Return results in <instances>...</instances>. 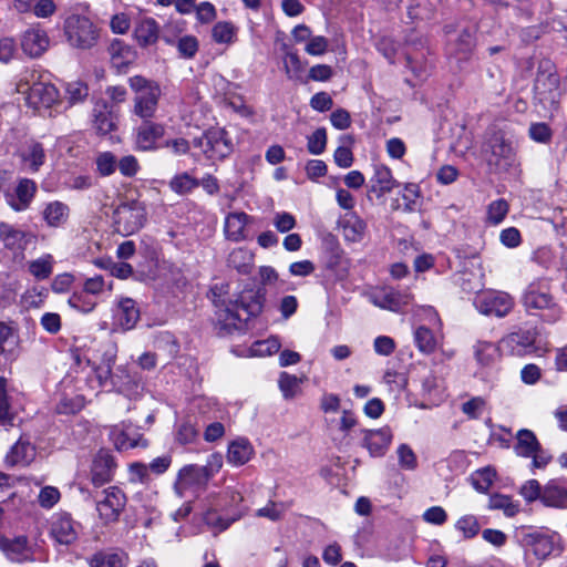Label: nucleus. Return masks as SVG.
Wrapping results in <instances>:
<instances>
[{
	"instance_id": "obj_24",
	"label": "nucleus",
	"mask_w": 567,
	"mask_h": 567,
	"mask_svg": "<svg viewBox=\"0 0 567 567\" xmlns=\"http://www.w3.org/2000/svg\"><path fill=\"white\" fill-rule=\"evenodd\" d=\"M371 192L377 194L378 197L390 193L396 185V181L393 178L391 171L383 165L374 166V174L371 177Z\"/></svg>"
},
{
	"instance_id": "obj_3",
	"label": "nucleus",
	"mask_w": 567,
	"mask_h": 567,
	"mask_svg": "<svg viewBox=\"0 0 567 567\" xmlns=\"http://www.w3.org/2000/svg\"><path fill=\"white\" fill-rule=\"evenodd\" d=\"M64 35L68 43L79 50H90L99 41V28L86 17L71 14L64 21Z\"/></svg>"
},
{
	"instance_id": "obj_38",
	"label": "nucleus",
	"mask_w": 567,
	"mask_h": 567,
	"mask_svg": "<svg viewBox=\"0 0 567 567\" xmlns=\"http://www.w3.org/2000/svg\"><path fill=\"white\" fill-rule=\"evenodd\" d=\"M515 449L518 455L528 457L539 450V444L533 432L520 430L517 433V445Z\"/></svg>"
},
{
	"instance_id": "obj_37",
	"label": "nucleus",
	"mask_w": 567,
	"mask_h": 567,
	"mask_svg": "<svg viewBox=\"0 0 567 567\" xmlns=\"http://www.w3.org/2000/svg\"><path fill=\"white\" fill-rule=\"evenodd\" d=\"M414 340L423 353H432L439 344V338L426 327L421 326L414 332Z\"/></svg>"
},
{
	"instance_id": "obj_15",
	"label": "nucleus",
	"mask_w": 567,
	"mask_h": 567,
	"mask_svg": "<svg viewBox=\"0 0 567 567\" xmlns=\"http://www.w3.org/2000/svg\"><path fill=\"white\" fill-rule=\"evenodd\" d=\"M535 92L540 103L555 105L560 96L558 76L554 73H539L535 82Z\"/></svg>"
},
{
	"instance_id": "obj_41",
	"label": "nucleus",
	"mask_w": 567,
	"mask_h": 567,
	"mask_svg": "<svg viewBox=\"0 0 567 567\" xmlns=\"http://www.w3.org/2000/svg\"><path fill=\"white\" fill-rule=\"evenodd\" d=\"M236 33V27L228 21L217 22L212 30L213 40L220 44L233 43L235 41Z\"/></svg>"
},
{
	"instance_id": "obj_51",
	"label": "nucleus",
	"mask_w": 567,
	"mask_h": 567,
	"mask_svg": "<svg viewBox=\"0 0 567 567\" xmlns=\"http://www.w3.org/2000/svg\"><path fill=\"white\" fill-rule=\"evenodd\" d=\"M198 185L199 183L188 174L177 175L169 183L171 188L177 194H187Z\"/></svg>"
},
{
	"instance_id": "obj_35",
	"label": "nucleus",
	"mask_w": 567,
	"mask_h": 567,
	"mask_svg": "<svg viewBox=\"0 0 567 567\" xmlns=\"http://www.w3.org/2000/svg\"><path fill=\"white\" fill-rule=\"evenodd\" d=\"M135 38L137 42L147 47L157 40V25L153 19H143L135 29Z\"/></svg>"
},
{
	"instance_id": "obj_9",
	"label": "nucleus",
	"mask_w": 567,
	"mask_h": 567,
	"mask_svg": "<svg viewBox=\"0 0 567 567\" xmlns=\"http://www.w3.org/2000/svg\"><path fill=\"white\" fill-rule=\"evenodd\" d=\"M513 306V298L506 292H487L477 300L478 310L487 316L504 317Z\"/></svg>"
},
{
	"instance_id": "obj_54",
	"label": "nucleus",
	"mask_w": 567,
	"mask_h": 567,
	"mask_svg": "<svg viewBox=\"0 0 567 567\" xmlns=\"http://www.w3.org/2000/svg\"><path fill=\"white\" fill-rule=\"evenodd\" d=\"M461 410L470 419H478L485 410V400L481 396L472 398L462 404Z\"/></svg>"
},
{
	"instance_id": "obj_20",
	"label": "nucleus",
	"mask_w": 567,
	"mask_h": 567,
	"mask_svg": "<svg viewBox=\"0 0 567 567\" xmlns=\"http://www.w3.org/2000/svg\"><path fill=\"white\" fill-rule=\"evenodd\" d=\"M342 236L347 241L359 243L367 231V223L355 213H347L340 220Z\"/></svg>"
},
{
	"instance_id": "obj_31",
	"label": "nucleus",
	"mask_w": 567,
	"mask_h": 567,
	"mask_svg": "<svg viewBox=\"0 0 567 567\" xmlns=\"http://www.w3.org/2000/svg\"><path fill=\"white\" fill-rule=\"evenodd\" d=\"M19 155L24 165L33 172H37L44 161V152L40 144H23Z\"/></svg>"
},
{
	"instance_id": "obj_2",
	"label": "nucleus",
	"mask_w": 567,
	"mask_h": 567,
	"mask_svg": "<svg viewBox=\"0 0 567 567\" xmlns=\"http://www.w3.org/2000/svg\"><path fill=\"white\" fill-rule=\"evenodd\" d=\"M261 309L260 296L251 290L244 291L238 299L229 301L228 305L218 310V318L227 327L239 328L243 322L259 315Z\"/></svg>"
},
{
	"instance_id": "obj_59",
	"label": "nucleus",
	"mask_w": 567,
	"mask_h": 567,
	"mask_svg": "<svg viewBox=\"0 0 567 567\" xmlns=\"http://www.w3.org/2000/svg\"><path fill=\"white\" fill-rule=\"evenodd\" d=\"M329 48V41L323 35H316L310 39V42L306 43L305 51L307 54L312 56L323 55Z\"/></svg>"
},
{
	"instance_id": "obj_32",
	"label": "nucleus",
	"mask_w": 567,
	"mask_h": 567,
	"mask_svg": "<svg viewBox=\"0 0 567 567\" xmlns=\"http://www.w3.org/2000/svg\"><path fill=\"white\" fill-rule=\"evenodd\" d=\"M476 361L483 367L493 365L499 359L498 348L488 341H478L474 347Z\"/></svg>"
},
{
	"instance_id": "obj_29",
	"label": "nucleus",
	"mask_w": 567,
	"mask_h": 567,
	"mask_svg": "<svg viewBox=\"0 0 567 567\" xmlns=\"http://www.w3.org/2000/svg\"><path fill=\"white\" fill-rule=\"evenodd\" d=\"M228 266L239 274L248 275L254 267V254L243 247L234 249L227 258Z\"/></svg>"
},
{
	"instance_id": "obj_21",
	"label": "nucleus",
	"mask_w": 567,
	"mask_h": 567,
	"mask_svg": "<svg viewBox=\"0 0 567 567\" xmlns=\"http://www.w3.org/2000/svg\"><path fill=\"white\" fill-rule=\"evenodd\" d=\"M115 318L123 330H131L140 320V310L136 302L127 297H122L116 303Z\"/></svg>"
},
{
	"instance_id": "obj_6",
	"label": "nucleus",
	"mask_w": 567,
	"mask_h": 567,
	"mask_svg": "<svg viewBox=\"0 0 567 567\" xmlns=\"http://www.w3.org/2000/svg\"><path fill=\"white\" fill-rule=\"evenodd\" d=\"M523 305L532 315H537L540 311H544V318L546 321L555 322L559 319L560 311L556 302L554 301L553 296L547 291V289L532 284L527 287L524 296H523Z\"/></svg>"
},
{
	"instance_id": "obj_16",
	"label": "nucleus",
	"mask_w": 567,
	"mask_h": 567,
	"mask_svg": "<svg viewBox=\"0 0 567 567\" xmlns=\"http://www.w3.org/2000/svg\"><path fill=\"white\" fill-rule=\"evenodd\" d=\"M251 217L244 212L229 213L224 223V233L228 240L238 243L247 238V225Z\"/></svg>"
},
{
	"instance_id": "obj_45",
	"label": "nucleus",
	"mask_w": 567,
	"mask_h": 567,
	"mask_svg": "<svg viewBox=\"0 0 567 567\" xmlns=\"http://www.w3.org/2000/svg\"><path fill=\"white\" fill-rule=\"evenodd\" d=\"M164 127L161 124L145 121L137 130V138L143 142L155 141L164 137Z\"/></svg>"
},
{
	"instance_id": "obj_27",
	"label": "nucleus",
	"mask_w": 567,
	"mask_h": 567,
	"mask_svg": "<svg viewBox=\"0 0 567 567\" xmlns=\"http://www.w3.org/2000/svg\"><path fill=\"white\" fill-rule=\"evenodd\" d=\"M542 503L547 507L567 508V488L548 483L543 487Z\"/></svg>"
},
{
	"instance_id": "obj_11",
	"label": "nucleus",
	"mask_w": 567,
	"mask_h": 567,
	"mask_svg": "<svg viewBox=\"0 0 567 567\" xmlns=\"http://www.w3.org/2000/svg\"><path fill=\"white\" fill-rule=\"evenodd\" d=\"M50 47L47 31L39 25L29 28L21 38V48L31 58L41 56Z\"/></svg>"
},
{
	"instance_id": "obj_34",
	"label": "nucleus",
	"mask_w": 567,
	"mask_h": 567,
	"mask_svg": "<svg viewBox=\"0 0 567 567\" xmlns=\"http://www.w3.org/2000/svg\"><path fill=\"white\" fill-rule=\"evenodd\" d=\"M110 54L113 65L118 70L131 64L135 58L132 49L121 41H114L110 45Z\"/></svg>"
},
{
	"instance_id": "obj_44",
	"label": "nucleus",
	"mask_w": 567,
	"mask_h": 567,
	"mask_svg": "<svg viewBox=\"0 0 567 567\" xmlns=\"http://www.w3.org/2000/svg\"><path fill=\"white\" fill-rule=\"evenodd\" d=\"M489 508L501 509L508 517L515 516L519 511L517 503H514L509 496L501 494H495L489 497Z\"/></svg>"
},
{
	"instance_id": "obj_55",
	"label": "nucleus",
	"mask_w": 567,
	"mask_h": 567,
	"mask_svg": "<svg viewBox=\"0 0 567 567\" xmlns=\"http://www.w3.org/2000/svg\"><path fill=\"white\" fill-rule=\"evenodd\" d=\"M208 159L224 158L230 152V144H196Z\"/></svg>"
},
{
	"instance_id": "obj_47",
	"label": "nucleus",
	"mask_w": 567,
	"mask_h": 567,
	"mask_svg": "<svg viewBox=\"0 0 567 567\" xmlns=\"http://www.w3.org/2000/svg\"><path fill=\"white\" fill-rule=\"evenodd\" d=\"M455 528L463 534L464 538L470 539L478 534L480 524L475 516L465 515L457 519Z\"/></svg>"
},
{
	"instance_id": "obj_58",
	"label": "nucleus",
	"mask_w": 567,
	"mask_h": 567,
	"mask_svg": "<svg viewBox=\"0 0 567 567\" xmlns=\"http://www.w3.org/2000/svg\"><path fill=\"white\" fill-rule=\"evenodd\" d=\"M272 224L279 233H288L296 227L297 221L290 213L280 212L275 214Z\"/></svg>"
},
{
	"instance_id": "obj_10",
	"label": "nucleus",
	"mask_w": 567,
	"mask_h": 567,
	"mask_svg": "<svg viewBox=\"0 0 567 567\" xmlns=\"http://www.w3.org/2000/svg\"><path fill=\"white\" fill-rule=\"evenodd\" d=\"M412 295L408 291H398L394 289H381L374 291L370 300L371 302L385 310L401 311L405 306L412 302Z\"/></svg>"
},
{
	"instance_id": "obj_63",
	"label": "nucleus",
	"mask_w": 567,
	"mask_h": 567,
	"mask_svg": "<svg viewBox=\"0 0 567 567\" xmlns=\"http://www.w3.org/2000/svg\"><path fill=\"white\" fill-rule=\"evenodd\" d=\"M97 171L103 176H109L115 172L116 159L111 153H102L96 158Z\"/></svg>"
},
{
	"instance_id": "obj_60",
	"label": "nucleus",
	"mask_w": 567,
	"mask_h": 567,
	"mask_svg": "<svg viewBox=\"0 0 567 567\" xmlns=\"http://www.w3.org/2000/svg\"><path fill=\"white\" fill-rule=\"evenodd\" d=\"M58 7L53 0H37L32 13L40 19H49L55 14Z\"/></svg>"
},
{
	"instance_id": "obj_30",
	"label": "nucleus",
	"mask_w": 567,
	"mask_h": 567,
	"mask_svg": "<svg viewBox=\"0 0 567 567\" xmlns=\"http://www.w3.org/2000/svg\"><path fill=\"white\" fill-rule=\"evenodd\" d=\"M93 126L100 137H105L107 133L114 130L115 122L105 103L96 104Z\"/></svg>"
},
{
	"instance_id": "obj_40",
	"label": "nucleus",
	"mask_w": 567,
	"mask_h": 567,
	"mask_svg": "<svg viewBox=\"0 0 567 567\" xmlns=\"http://www.w3.org/2000/svg\"><path fill=\"white\" fill-rule=\"evenodd\" d=\"M508 212L509 205L505 199L499 198L493 200L487 205L486 208V221L491 225L496 226L505 219Z\"/></svg>"
},
{
	"instance_id": "obj_42",
	"label": "nucleus",
	"mask_w": 567,
	"mask_h": 567,
	"mask_svg": "<svg viewBox=\"0 0 567 567\" xmlns=\"http://www.w3.org/2000/svg\"><path fill=\"white\" fill-rule=\"evenodd\" d=\"M301 382L302 380L298 379L296 375L287 372L280 373L278 384L284 398L286 400H290L297 396L300 393Z\"/></svg>"
},
{
	"instance_id": "obj_19",
	"label": "nucleus",
	"mask_w": 567,
	"mask_h": 567,
	"mask_svg": "<svg viewBox=\"0 0 567 567\" xmlns=\"http://www.w3.org/2000/svg\"><path fill=\"white\" fill-rule=\"evenodd\" d=\"M534 342L535 334L532 331L513 332L501 340V344L516 355L532 352Z\"/></svg>"
},
{
	"instance_id": "obj_48",
	"label": "nucleus",
	"mask_w": 567,
	"mask_h": 567,
	"mask_svg": "<svg viewBox=\"0 0 567 567\" xmlns=\"http://www.w3.org/2000/svg\"><path fill=\"white\" fill-rule=\"evenodd\" d=\"M241 515H237L236 517H233L231 519L223 518L217 514V512L209 509L204 515V520L207 526L215 529L216 533H220L225 529H227L231 523L237 520Z\"/></svg>"
},
{
	"instance_id": "obj_56",
	"label": "nucleus",
	"mask_w": 567,
	"mask_h": 567,
	"mask_svg": "<svg viewBox=\"0 0 567 567\" xmlns=\"http://www.w3.org/2000/svg\"><path fill=\"white\" fill-rule=\"evenodd\" d=\"M61 494L56 487L45 486L38 496V502L43 508H51L60 501Z\"/></svg>"
},
{
	"instance_id": "obj_33",
	"label": "nucleus",
	"mask_w": 567,
	"mask_h": 567,
	"mask_svg": "<svg viewBox=\"0 0 567 567\" xmlns=\"http://www.w3.org/2000/svg\"><path fill=\"white\" fill-rule=\"evenodd\" d=\"M69 216V207L61 202H53L47 205L43 210V218L51 227H59L64 224Z\"/></svg>"
},
{
	"instance_id": "obj_64",
	"label": "nucleus",
	"mask_w": 567,
	"mask_h": 567,
	"mask_svg": "<svg viewBox=\"0 0 567 567\" xmlns=\"http://www.w3.org/2000/svg\"><path fill=\"white\" fill-rule=\"evenodd\" d=\"M40 323L47 332L52 334H55L61 330V317L55 312L43 313Z\"/></svg>"
},
{
	"instance_id": "obj_62",
	"label": "nucleus",
	"mask_w": 567,
	"mask_h": 567,
	"mask_svg": "<svg viewBox=\"0 0 567 567\" xmlns=\"http://www.w3.org/2000/svg\"><path fill=\"white\" fill-rule=\"evenodd\" d=\"M68 303L71 308L83 313H90L96 307L94 301L87 300L82 293H73L69 298Z\"/></svg>"
},
{
	"instance_id": "obj_61",
	"label": "nucleus",
	"mask_w": 567,
	"mask_h": 567,
	"mask_svg": "<svg viewBox=\"0 0 567 567\" xmlns=\"http://www.w3.org/2000/svg\"><path fill=\"white\" fill-rule=\"evenodd\" d=\"M114 363V357L110 358L104 364H101L94 369V373L100 386L112 385V367Z\"/></svg>"
},
{
	"instance_id": "obj_49",
	"label": "nucleus",
	"mask_w": 567,
	"mask_h": 567,
	"mask_svg": "<svg viewBox=\"0 0 567 567\" xmlns=\"http://www.w3.org/2000/svg\"><path fill=\"white\" fill-rule=\"evenodd\" d=\"M496 476V471L492 467H484L475 473L473 478L474 487L482 493H485L493 484Z\"/></svg>"
},
{
	"instance_id": "obj_13",
	"label": "nucleus",
	"mask_w": 567,
	"mask_h": 567,
	"mask_svg": "<svg viewBox=\"0 0 567 567\" xmlns=\"http://www.w3.org/2000/svg\"><path fill=\"white\" fill-rule=\"evenodd\" d=\"M555 534L533 532L524 536V544L529 547L538 560H546L557 548Z\"/></svg>"
},
{
	"instance_id": "obj_22",
	"label": "nucleus",
	"mask_w": 567,
	"mask_h": 567,
	"mask_svg": "<svg viewBox=\"0 0 567 567\" xmlns=\"http://www.w3.org/2000/svg\"><path fill=\"white\" fill-rule=\"evenodd\" d=\"M30 238V234L18 229L8 223H0V240L7 249L24 250Z\"/></svg>"
},
{
	"instance_id": "obj_36",
	"label": "nucleus",
	"mask_w": 567,
	"mask_h": 567,
	"mask_svg": "<svg viewBox=\"0 0 567 567\" xmlns=\"http://www.w3.org/2000/svg\"><path fill=\"white\" fill-rule=\"evenodd\" d=\"M401 197L403 206L398 203L393 209H403L406 213L415 212L421 197L420 187L416 184H405Z\"/></svg>"
},
{
	"instance_id": "obj_50",
	"label": "nucleus",
	"mask_w": 567,
	"mask_h": 567,
	"mask_svg": "<svg viewBox=\"0 0 567 567\" xmlns=\"http://www.w3.org/2000/svg\"><path fill=\"white\" fill-rule=\"evenodd\" d=\"M399 465L406 471H413L417 466L416 455L408 444L399 445L396 450Z\"/></svg>"
},
{
	"instance_id": "obj_52",
	"label": "nucleus",
	"mask_w": 567,
	"mask_h": 567,
	"mask_svg": "<svg viewBox=\"0 0 567 567\" xmlns=\"http://www.w3.org/2000/svg\"><path fill=\"white\" fill-rule=\"evenodd\" d=\"M133 379L125 367H117L112 377V388L124 392L131 388Z\"/></svg>"
},
{
	"instance_id": "obj_18",
	"label": "nucleus",
	"mask_w": 567,
	"mask_h": 567,
	"mask_svg": "<svg viewBox=\"0 0 567 567\" xmlns=\"http://www.w3.org/2000/svg\"><path fill=\"white\" fill-rule=\"evenodd\" d=\"M79 525L66 514L59 515L51 526V535L63 545H70L78 538Z\"/></svg>"
},
{
	"instance_id": "obj_57",
	"label": "nucleus",
	"mask_w": 567,
	"mask_h": 567,
	"mask_svg": "<svg viewBox=\"0 0 567 567\" xmlns=\"http://www.w3.org/2000/svg\"><path fill=\"white\" fill-rule=\"evenodd\" d=\"M519 494L528 503H532L538 498L542 501L543 488L538 481L529 480L523 484L519 489Z\"/></svg>"
},
{
	"instance_id": "obj_7",
	"label": "nucleus",
	"mask_w": 567,
	"mask_h": 567,
	"mask_svg": "<svg viewBox=\"0 0 567 567\" xmlns=\"http://www.w3.org/2000/svg\"><path fill=\"white\" fill-rule=\"evenodd\" d=\"M126 503L124 493L115 487H109L101 493L96 501V511L104 523L117 520Z\"/></svg>"
},
{
	"instance_id": "obj_4",
	"label": "nucleus",
	"mask_w": 567,
	"mask_h": 567,
	"mask_svg": "<svg viewBox=\"0 0 567 567\" xmlns=\"http://www.w3.org/2000/svg\"><path fill=\"white\" fill-rule=\"evenodd\" d=\"M130 86L135 93L134 113L143 118L152 117L162 94L159 84L136 75L130 79Z\"/></svg>"
},
{
	"instance_id": "obj_53",
	"label": "nucleus",
	"mask_w": 567,
	"mask_h": 567,
	"mask_svg": "<svg viewBox=\"0 0 567 567\" xmlns=\"http://www.w3.org/2000/svg\"><path fill=\"white\" fill-rule=\"evenodd\" d=\"M111 440L118 451L133 449L137 445V441L134 437H130L125 431L117 426L111 431Z\"/></svg>"
},
{
	"instance_id": "obj_17",
	"label": "nucleus",
	"mask_w": 567,
	"mask_h": 567,
	"mask_svg": "<svg viewBox=\"0 0 567 567\" xmlns=\"http://www.w3.org/2000/svg\"><path fill=\"white\" fill-rule=\"evenodd\" d=\"M37 455V450L27 439L20 437L6 455V463L9 466H28Z\"/></svg>"
},
{
	"instance_id": "obj_5",
	"label": "nucleus",
	"mask_w": 567,
	"mask_h": 567,
	"mask_svg": "<svg viewBox=\"0 0 567 567\" xmlns=\"http://www.w3.org/2000/svg\"><path fill=\"white\" fill-rule=\"evenodd\" d=\"M146 221L145 205L137 200L120 204L113 213L114 229L122 236L138 231Z\"/></svg>"
},
{
	"instance_id": "obj_39",
	"label": "nucleus",
	"mask_w": 567,
	"mask_h": 567,
	"mask_svg": "<svg viewBox=\"0 0 567 567\" xmlns=\"http://www.w3.org/2000/svg\"><path fill=\"white\" fill-rule=\"evenodd\" d=\"M126 556L121 553H97L90 560L91 567H124Z\"/></svg>"
},
{
	"instance_id": "obj_1",
	"label": "nucleus",
	"mask_w": 567,
	"mask_h": 567,
	"mask_svg": "<svg viewBox=\"0 0 567 567\" xmlns=\"http://www.w3.org/2000/svg\"><path fill=\"white\" fill-rule=\"evenodd\" d=\"M16 91L24 96L27 105L33 110H49L59 101V92L48 75L35 70L21 75Z\"/></svg>"
},
{
	"instance_id": "obj_25",
	"label": "nucleus",
	"mask_w": 567,
	"mask_h": 567,
	"mask_svg": "<svg viewBox=\"0 0 567 567\" xmlns=\"http://www.w3.org/2000/svg\"><path fill=\"white\" fill-rule=\"evenodd\" d=\"M37 192V185L32 179L22 178L18 183L16 188V199L10 202V206L16 212H21L27 209Z\"/></svg>"
},
{
	"instance_id": "obj_43",
	"label": "nucleus",
	"mask_w": 567,
	"mask_h": 567,
	"mask_svg": "<svg viewBox=\"0 0 567 567\" xmlns=\"http://www.w3.org/2000/svg\"><path fill=\"white\" fill-rule=\"evenodd\" d=\"M52 264L53 257L51 255H45L41 258L30 261L29 271L37 279L43 280L51 276L53 269Z\"/></svg>"
},
{
	"instance_id": "obj_46",
	"label": "nucleus",
	"mask_w": 567,
	"mask_h": 567,
	"mask_svg": "<svg viewBox=\"0 0 567 567\" xmlns=\"http://www.w3.org/2000/svg\"><path fill=\"white\" fill-rule=\"evenodd\" d=\"M281 343L277 337H270L266 340L256 341L251 347L255 355H271L280 350Z\"/></svg>"
},
{
	"instance_id": "obj_23",
	"label": "nucleus",
	"mask_w": 567,
	"mask_h": 567,
	"mask_svg": "<svg viewBox=\"0 0 567 567\" xmlns=\"http://www.w3.org/2000/svg\"><path fill=\"white\" fill-rule=\"evenodd\" d=\"M0 548L12 561L23 563L32 560V553L24 536L14 539H1Z\"/></svg>"
},
{
	"instance_id": "obj_28",
	"label": "nucleus",
	"mask_w": 567,
	"mask_h": 567,
	"mask_svg": "<svg viewBox=\"0 0 567 567\" xmlns=\"http://www.w3.org/2000/svg\"><path fill=\"white\" fill-rule=\"evenodd\" d=\"M284 71L287 78L293 82L306 83L305 63L296 52L289 51L282 58Z\"/></svg>"
},
{
	"instance_id": "obj_8",
	"label": "nucleus",
	"mask_w": 567,
	"mask_h": 567,
	"mask_svg": "<svg viewBox=\"0 0 567 567\" xmlns=\"http://www.w3.org/2000/svg\"><path fill=\"white\" fill-rule=\"evenodd\" d=\"M212 477L207 467L197 465H187L183 467L175 483V492L179 497H184L187 489H196L206 486Z\"/></svg>"
},
{
	"instance_id": "obj_12",
	"label": "nucleus",
	"mask_w": 567,
	"mask_h": 567,
	"mask_svg": "<svg viewBox=\"0 0 567 567\" xmlns=\"http://www.w3.org/2000/svg\"><path fill=\"white\" fill-rule=\"evenodd\" d=\"M116 463L113 455L105 450H100L92 462L91 480L96 486H101L112 481Z\"/></svg>"
},
{
	"instance_id": "obj_26",
	"label": "nucleus",
	"mask_w": 567,
	"mask_h": 567,
	"mask_svg": "<svg viewBox=\"0 0 567 567\" xmlns=\"http://www.w3.org/2000/svg\"><path fill=\"white\" fill-rule=\"evenodd\" d=\"M252 455V445L247 440L239 439L229 444L227 451V461L235 466H240L249 462Z\"/></svg>"
},
{
	"instance_id": "obj_14",
	"label": "nucleus",
	"mask_w": 567,
	"mask_h": 567,
	"mask_svg": "<svg viewBox=\"0 0 567 567\" xmlns=\"http://www.w3.org/2000/svg\"><path fill=\"white\" fill-rule=\"evenodd\" d=\"M363 446L372 457H380L389 449L393 434L390 427L384 426L378 430H363Z\"/></svg>"
}]
</instances>
